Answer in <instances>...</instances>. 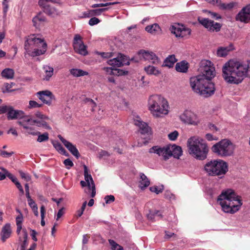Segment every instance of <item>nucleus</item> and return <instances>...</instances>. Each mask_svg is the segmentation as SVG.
I'll list each match as a JSON object with an SVG mask.
<instances>
[{
	"instance_id": "bb28decb",
	"label": "nucleus",
	"mask_w": 250,
	"mask_h": 250,
	"mask_svg": "<svg viewBox=\"0 0 250 250\" xmlns=\"http://www.w3.org/2000/svg\"><path fill=\"white\" fill-rule=\"evenodd\" d=\"M134 124L139 127L141 133L144 134H148L149 132L150 128L146 123L139 120H136L135 121Z\"/></svg>"
},
{
	"instance_id": "423d86ee",
	"label": "nucleus",
	"mask_w": 250,
	"mask_h": 250,
	"mask_svg": "<svg viewBox=\"0 0 250 250\" xmlns=\"http://www.w3.org/2000/svg\"><path fill=\"white\" fill-rule=\"evenodd\" d=\"M17 124L25 130L24 133L26 136L28 135L37 136L40 134V132L37 131L32 126L34 125L38 127H42L47 129H51L50 126L48 125L46 122L43 121H40L39 120H33L30 115L27 117H25L24 120H19L17 122Z\"/></svg>"
},
{
	"instance_id": "dca6fc26",
	"label": "nucleus",
	"mask_w": 250,
	"mask_h": 250,
	"mask_svg": "<svg viewBox=\"0 0 250 250\" xmlns=\"http://www.w3.org/2000/svg\"><path fill=\"white\" fill-rule=\"evenodd\" d=\"M170 30L171 32L174 34L176 37H186L191 33V30L189 28H186L183 25L180 26L179 24L172 25Z\"/></svg>"
},
{
	"instance_id": "e433bc0d",
	"label": "nucleus",
	"mask_w": 250,
	"mask_h": 250,
	"mask_svg": "<svg viewBox=\"0 0 250 250\" xmlns=\"http://www.w3.org/2000/svg\"><path fill=\"white\" fill-rule=\"evenodd\" d=\"M146 72L148 75H154L157 76L160 74V71L155 67L151 65H148L144 68Z\"/></svg>"
},
{
	"instance_id": "f257e3e1",
	"label": "nucleus",
	"mask_w": 250,
	"mask_h": 250,
	"mask_svg": "<svg viewBox=\"0 0 250 250\" xmlns=\"http://www.w3.org/2000/svg\"><path fill=\"white\" fill-rule=\"evenodd\" d=\"M202 75L190 79V86L193 90L204 97H208L215 92L214 84L210 81L215 76L213 63L208 60H203L199 69Z\"/></svg>"
},
{
	"instance_id": "20e7f679",
	"label": "nucleus",
	"mask_w": 250,
	"mask_h": 250,
	"mask_svg": "<svg viewBox=\"0 0 250 250\" xmlns=\"http://www.w3.org/2000/svg\"><path fill=\"white\" fill-rule=\"evenodd\" d=\"M168 102L159 95H152L148 100V108L152 115L156 117H162L168 114Z\"/></svg>"
},
{
	"instance_id": "9d476101",
	"label": "nucleus",
	"mask_w": 250,
	"mask_h": 250,
	"mask_svg": "<svg viewBox=\"0 0 250 250\" xmlns=\"http://www.w3.org/2000/svg\"><path fill=\"white\" fill-rule=\"evenodd\" d=\"M138 55L140 59H144L155 65L161 64V61L158 56L153 52L145 50H140L138 52Z\"/></svg>"
},
{
	"instance_id": "6e6552de",
	"label": "nucleus",
	"mask_w": 250,
	"mask_h": 250,
	"mask_svg": "<svg viewBox=\"0 0 250 250\" xmlns=\"http://www.w3.org/2000/svg\"><path fill=\"white\" fill-rule=\"evenodd\" d=\"M226 162L223 160H211L205 166V169L209 175L220 176L225 175L228 170Z\"/></svg>"
},
{
	"instance_id": "052dcab7",
	"label": "nucleus",
	"mask_w": 250,
	"mask_h": 250,
	"mask_svg": "<svg viewBox=\"0 0 250 250\" xmlns=\"http://www.w3.org/2000/svg\"><path fill=\"white\" fill-rule=\"evenodd\" d=\"M14 154V152H8L4 150H0V155L3 157H9Z\"/></svg>"
},
{
	"instance_id": "79ce46f5",
	"label": "nucleus",
	"mask_w": 250,
	"mask_h": 250,
	"mask_svg": "<svg viewBox=\"0 0 250 250\" xmlns=\"http://www.w3.org/2000/svg\"><path fill=\"white\" fill-rule=\"evenodd\" d=\"M45 21V18L44 17L41 16L40 15L34 17L32 20L34 25L35 26L39 25L40 23H38V22H43Z\"/></svg>"
},
{
	"instance_id": "a18cd8bd",
	"label": "nucleus",
	"mask_w": 250,
	"mask_h": 250,
	"mask_svg": "<svg viewBox=\"0 0 250 250\" xmlns=\"http://www.w3.org/2000/svg\"><path fill=\"white\" fill-rule=\"evenodd\" d=\"M38 136V138L37 139V141L39 142L46 141L49 139L48 133L47 132H45L42 134H41L40 133Z\"/></svg>"
},
{
	"instance_id": "49530a36",
	"label": "nucleus",
	"mask_w": 250,
	"mask_h": 250,
	"mask_svg": "<svg viewBox=\"0 0 250 250\" xmlns=\"http://www.w3.org/2000/svg\"><path fill=\"white\" fill-rule=\"evenodd\" d=\"M45 214V208L43 205H42L41 207V224L42 226H44L45 223L44 221Z\"/></svg>"
},
{
	"instance_id": "a211bd4d",
	"label": "nucleus",
	"mask_w": 250,
	"mask_h": 250,
	"mask_svg": "<svg viewBox=\"0 0 250 250\" xmlns=\"http://www.w3.org/2000/svg\"><path fill=\"white\" fill-rule=\"evenodd\" d=\"M36 95L41 101L48 105H50L53 100L55 99L52 93L49 90L39 91L36 93Z\"/></svg>"
},
{
	"instance_id": "0e129e2a",
	"label": "nucleus",
	"mask_w": 250,
	"mask_h": 250,
	"mask_svg": "<svg viewBox=\"0 0 250 250\" xmlns=\"http://www.w3.org/2000/svg\"><path fill=\"white\" fill-rule=\"evenodd\" d=\"M14 84H13V83H11V84H9V83H6L5 85V90H3V91L4 92H10L13 91L14 89H12V86Z\"/></svg>"
},
{
	"instance_id": "69168bd1",
	"label": "nucleus",
	"mask_w": 250,
	"mask_h": 250,
	"mask_svg": "<svg viewBox=\"0 0 250 250\" xmlns=\"http://www.w3.org/2000/svg\"><path fill=\"white\" fill-rule=\"evenodd\" d=\"M99 157L102 158L104 156H109V154L108 152L105 150H101L99 152Z\"/></svg>"
},
{
	"instance_id": "473e14b6",
	"label": "nucleus",
	"mask_w": 250,
	"mask_h": 250,
	"mask_svg": "<svg viewBox=\"0 0 250 250\" xmlns=\"http://www.w3.org/2000/svg\"><path fill=\"white\" fill-rule=\"evenodd\" d=\"M69 72L70 74L74 77H79L88 75L87 71L78 68H72L69 70Z\"/></svg>"
},
{
	"instance_id": "680f3d73",
	"label": "nucleus",
	"mask_w": 250,
	"mask_h": 250,
	"mask_svg": "<svg viewBox=\"0 0 250 250\" xmlns=\"http://www.w3.org/2000/svg\"><path fill=\"white\" fill-rule=\"evenodd\" d=\"M208 13L210 15L212 18H213L216 20L222 19V16L217 13L208 11Z\"/></svg>"
},
{
	"instance_id": "f3484780",
	"label": "nucleus",
	"mask_w": 250,
	"mask_h": 250,
	"mask_svg": "<svg viewBox=\"0 0 250 250\" xmlns=\"http://www.w3.org/2000/svg\"><path fill=\"white\" fill-rule=\"evenodd\" d=\"M8 112L7 114V117L8 120L20 119V120H24L25 117L29 115H25V113L20 110H15L14 108L10 106L9 108Z\"/></svg>"
},
{
	"instance_id": "5701e85b",
	"label": "nucleus",
	"mask_w": 250,
	"mask_h": 250,
	"mask_svg": "<svg viewBox=\"0 0 250 250\" xmlns=\"http://www.w3.org/2000/svg\"><path fill=\"white\" fill-rule=\"evenodd\" d=\"M12 230L10 224H5L2 228L0 233L1 240L4 242L7 239L10 237Z\"/></svg>"
},
{
	"instance_id": "7c9ffc66",
	"label": "nucleus",
	"mask_w": 250,
	"mask_h": 250,
	"mask_svg": "<svg viewBox=\"0 0 250 250\" xmlns=\"http://www.w3.org/2000/svg\"><path fill=\"white\" fill-rule=\"evenodd\" d=\"M146 31L153 35L158 34L160 33L161 28L157 23L148 25L145 28Z\"/></svg>"
},
{
	"instance_id": "b1692460",
	"label": "nucleus",
	"mask_w": 250,
	"mask_h": 250,
	"mask_svg": "<svg viewBox=\"0 0 250 250\" xmlns=\"http://www.w3.org/2000/svg\"><path fill=\"white\" fill-rule=\"evenodd\" d=\"M42 46V49H40L39 48H36V47L34 48L32 51L31 50V52H27V53L30 56L32 57H36L38 56L41 55L43 54L46 51V47H47V44L46 42H44V41L43 42H42L40 43Z\"/></svg>"
},
{
	"instance_id": "603ef678",
	"label": "nucleus",
	"mask_w": 250,
	"mask_h": 250,
	"mask_svg": "<svg viewBox=\"0 0 250 250\" xmlns=\"http://www.w3.org/2000/svg\"><path fill=\"white\" fill-rule=\"evenodd\" d=\"M42 106V104H38L37 102L35 101H30L29 102V108H38L41 107Z\"/></svg>"
},
{
	"instance_id": "f8f14e48",
	"label": "nucleus",
	"mask_w": 250,
	"mask_h": 250,
	"mask_svg": "<svg viewBox=\"0 0 250 250\" xmlns=\"http://www.w3.org/2000/svg\"><path fill=\"white\" fill-rule=\"evenodd\" d=\"M55 2L54 0H39V5L43 9V12L49 16L55 17L59 15V11L47 4V2Z\"/></svg>"
},
{
	"instance_id": "cd10ccee",
	"label": "nucleus",
	"mask_w": 250,
	"mask_h": 250,
	"mask_svg": "<svg viewBox=\"0 0 250 250\" xmlns=\"http://www.w3.org/2000/svg\"><path fill=\"white\" fill-rule=\"evenodd\" d=\"M170 146L171 156H173L175 158L179 159L182 154V148L175 145H170Z\"/></svg>"
},
{
	"instance_id": "c756f323",
	"label": "nucleus",
	"mask_w": 250,
	"mask_h": 250,
	"mask_svg": "<svg viewBox=\"0 0 250 250\" xmlns=\"http://www.w3.org/2000/svg\"><path fill=\"white\" fill-rule=\"evenodd\" d=\"M188 69V63L185 61L177 62L175 65V69L177 72L186 73Z\"/></svg>"
},
{
	"instance_id": "ddd939ff",
	"label": "nucleus",
	"mask_w": 250,
	"mask_h": 250,
	"mask_svg": "<svg viewBox=\"0 0 250 250\" xmlns=\"http://www.w3.org/2000/svg\"><path fill=\"white\" fill-rule=\"evenodd\" d=\"M73 47L76 52L82 55L85 56L88 54L86 46L82 41L81 36L78 34L76 35L74 37Z\"/></svg>"
},
{
	"instance_id": "bf43d9fd",
	"label": "nucleus",
	"mask_w": 250,
	"mask_h": 250,
	"mask_svg": "<svg viewBox=\"0 0 250 250\" xmlns=\"http://www.w3.org/2000/svg\"><path fill=\"white\" fill-rule=\"evenodd\" d=\"M206 0L208 2L211 3L213 5H216L219 8H220V7L222 3L221 0Z\"/></svg>"
},
{
	"instance_id": "2f4dec72",
	"label": "nucleus",
	"mask_w": 250,
	"mask_h": 250,
	"mask_svg": "<svg viewBox=\"0 0 250 250\" xmlns=\"http://www.w3.org/2000/svg\"><path fill=\"white\" fill-rule=\"evenodd\" d=\"M177 61L174 55L168 56L164 61L163 64V66H167L169 68L172 67L174 64Z\"/></svg>"
},
{
	"instance_id": "f03ea898",
	"label": "nucleus",
	"mask_w": 250,
	"mask_h": 250,
	"mask_svg": "<svg viewBox=\"0 0 250 250\" xmlns=\"http://www.w3.org/2000/svg\"><path fill=\"white\" fill-rule=\"evenodd\" d=\"M250 61L230 60L222 67V77L229 84H239L250 76Z\"/></svg>"
},
{
	"instance_id": "3c124183",
	"label": "nucleus",
	"mask_w": 250,
	"mask_h": 250,
	"mask_svg": "<svg viewBox=\"0 0 250 250\" xmlns=\"http://www.w3.org/2000/svg\"><path fill=\"white\" fill-rule=\"evenodd\" d=\"M97 54L104 59H109L114 56V53L112 52H98Z\"/></svg>"
},
{
	"instance_id": "a878e982",
	"label": "nucleus",
	"mask_w": 250,
	"mask_h": 250,
	"mask_svg": "<svg viewBox=\"0 0 250 250\" xmlns=\"http://www.w3.org/2000/svg\"><path fill=\"white\" fill-rule=\"evenodd\" d=\"M22 232L23 233V237L21 238L19 237V240L21 241L20 250H25L26 247L28 245V233L26 229H22Z\"/></svg>"
},
{
	"instance_id": "7ed1b4c3",
	"label": "nucleus",
	"mask_w": 250,
	"mask_h": 250,
	"mask_svg": "<svg viewBox=\"0 0 250 250\" xmlns=\"http://www.w3.org/2000/svg\"><path fill=\"white\" fill-rule=\"evenodd\" d=\"M218 201L225 212L231 214L239 210L242 205L240 197L231 189L223 191L218 196Z\"/></svg>"
},
{
	"instance_id": "e2e57ef3",
	"label": "nucleus",
	"mask_w": 250,
	"mask_h": 250,
	"mask_svg": "<svg viewBox=\"0 0 250 250\" xmlns=\"http://www.w3.org/2000/svg\"><path fill=\"white\" fill-rule=\"evenodd\" d=\"M10 106L1 105L0 106V114L8 112L9 108Z\"/></svg>"
},
{
	"instance_id": "c03bdc74",
	"label": "nucleus",
	"mask_w": 250,
	"mask_h": 250,
	"mask_svg": "<svg viewBox=\"0 0 250 250\" xmlns=\"http://www.w3.org/2000/svg\"><path fill=\"white\" fill-rule=\"evenodd\" d=\"M149 189L151 192H155L158 194L163 192L164 190V187L163 185L160 187L153 186L150 187Z\"/></svg>"
},
{
	"instance_id": "774afa93",
	"label": "nucleus",
	"mask_w": 250,
	"mask_h": 250,
	"mask_svg": "<svg viewBox=\"0 0 250 250\" xmlns=\"http://www.w3.org/2000/svg\"><path fill=\"white\" fill-rule=\"evenodd\" d=\"M208 127L209 129L211 131L216 132L218 130V128L213 124H209L208 125Z\"/></svg>"
},
{
	"instance_id": "c9c22d12",
	"label": "nucleus",
	"mask_w": 250,
	"mask_h": 250,
	"mask_svg": "<svg viewBox=\"0 0 250 250\" xmlns=\"http://www.w3.org/2000/svg\"><path fill=\"white\" fill-rule=\"evenodd\" d=\"M140 179L139 182V187L141 188H146L147 187L149 184L150 182L147 177L143 173H140Z\"/></svg>"
},
{
	"instance_id": "5fc2aeb1",
	"label": "nucleus",
	"mask_w": 250,
	"mask_h": 250,
	"mask_svg": "<svg viewBox=\"0 0 250 250\" xmlns=\"http://www.w3.org/2000/svg\"><path fill=\"white\" fill-rule=\"evenodd\" d=\"M63 164L66 167L67 169H70L71 167L74 166V164L72 161L69 158L64 160Z\"/></svg>"
},
{
	"instance_id": "58836bf2",
	"label": "nucleus",
	"mask_w": 250,
	"mask_h": 250,
	"mask_svg": "<svg viewBox=\"0 0 250 250\" xmlns=\"http://www.w3.org/2000/svg\"><path fill=\"white\" fill-rule=\"evenodd\" d=\"M1 76L7 79H12L14 76V71L12 69H4L1 72Z\"/></svg>"
},
{
	"instance_id": "2eb2a0df",
	"label": "nucleus",
	"mask_w": 250,
	"mask_h": 250,
	"mask_svg": "<svg viewBox=\"0 0 250 250\" xmlns=\"http://www.w3.org/2000/svg\"><path fill=\"white\" fill-rule=\"evenodd\" d=\"M150 153H155L159 156L162 155L165 160H167L171 157V149L170 145H167L163 147H160L158 146H154L149 150Z\"/></svg>"
},
{
	"instance_id": "09e8293b",
	"label": "nucleus",
	"mask_w": 250,
	"mask_h": 250,
	"mask_svg": "<svg viewBox=\"0 0 250 250\" xmlns=\"http://www.w3.org/2000/svg\"><path fill=\"white\" fill-rule=\"evenodd\" d=\"M17 211L19 212L20 214L16 218V225L22 226L23 220V215L19 209H17Z\"/></svg>"
},
{
	"instance_id": "39448f33",
	"label": "nucleus",
	"mask_w": 250,
	"mask_h": 250,
	"mask_svg": "<svg viewBox=\"0 0 250 250\" xmlns=\"http://www.w3.org/2000/svg\"><path fill=\"white\" fill-rule=\"evenodd\" d=\"M187 146L190 154L199 160H205L208 152L207 144L201 139L196 137L188 139Z\"/></svg>"
},
{
	"instance_id": "72a5a7b5",
	"label": "nucleus",
	"mask_w": 250,
	"mask_h": 250,
	"mask_svg": "<svg viewBox=\"0 0 250 250\" xmlns=\"http://www.w3.org/2000/svg\"><path fill=\"white\" fill-rule=\"evenodd\" d=\"M147 217L148 220L152 222H154L156 221L155 220V218L156 217L162 218L163 217V215L160 210H150L149 212L147 215Z\"/></svg>"
},
{
	"instance_id": "37998d69",
	"label": "nucleus",
	"mask_w": 250,
	"mask_h": 250,
	"mask_svg": "<svg viewBox=\"0 0 250 250\" xmlns=\"http://www.w3.org/2000/svg\"><path fill=\"white\" fill-rule=\"evenodd\" d=\"M35 116L38 119L36 120H39L40 121H45V120H48L49 118L46 115L43 114L42 112L40 111H37L35 113Z\"/></svg>"
},
{
	"instance_id": "0eeeda50",
	"label": "nucleus",
	"mask_w": 250,
	"mask_h": 250,
	"mask_svg": "<svg viewBox=\"0 0 250 250\" xmlns=\"http://www.w3.org/2000/svg\"><path fill=\"white\" fill-rule=\"evenodd\" d=\"M211 149L218 156L228 157L233 154L235 146L230 140L225 139L213 145Z\"/></svg>"
},
{
	"instance_id": "864d4df0",
	"label": "nucleus",
	"mask_w": 250,
	"mask_h": 250,
	"mask_svg": "<svg viewBox=\"0 0 250 250\" xmlns=\"http://www.w3.org/2000/svg\"><path fill=\"white\" fill-rule=\"evenodd\" d=\"M52 145L55 149L60 152L63 150L64 148L62 147V145L57 141H53Z\"/></svg>"
},
{
	"instance_id": "9b49d317",
	"label": "nucleus",
	"mask_w": 250,
	"mask_h": 250,
	"mask_svg": "<svg viewBox=\"0 0 250 250\" xmlns=\"http://www.w3.org/2000/svg\"><path fill=\"white\" fill-rule=\"evenodd\" d=\"M198 20L200 23L210 31L218 32L220 30L222 27V25L220 23L215 22L207 18L199 17Z\"/></svg>"
},
{
	"instance_id": "4468645a",
	"label": "nucleus",
	"mask_w": 250,
	"mask_h": 250,
	"mask_svg": "<svg viewBox=\"0 0 250 250\" xmlns=\"http://www.w3.org/2000/svg\"><path fill=\"white\" fill-rule=\"evenodd\" d=\"M235 20L244 23L250 22V3L242 8L235 16Z\"/></svg>"
},
{
	"instance_id": "ea45409f",
	"label": "nucleus",
	"mask_w": 250,
	"mask_h": 250,
	"mask_svg": "<svg viewBox=\"0 0 250 250\" xmlns=\"http://www.w3.org/2000/svg\"><path fill=\"white\" fill-rule=\"evenodd\" d=\"M108 242L111 246V249L112 250H124L123 247L119 245L113 240L109 239Z\"/></svg>"
},
{
	"instance_id": "4c0bfd02",
	"label": "nucleus",
	"mask_w": 250,
	"mask_h": 250,
	"mask_svg": "<svg viewBox=\"0 0 250 250\" xmlns=\"http://www.w3.org/2000/svg\"><path fill=\"white\" fill-rule=\"evenodd\" d=\"M43 69L45 73V76L43 79L48 81L53 74L54 69L53 67L47 65L44 66Z\"/></svg>"
},
{
	"instance_id": "c85d7f7f",
	"label": "nucleus",
	"mask_w": 250,
	"mask_h": 250,
	"mask_svg": "<svg viewBox=\"0 0 250 250\" xmlns=\"http://www.w3.org/2000/svg\"><path fill=\"white\" fill-rule=\"evenodd\" d=\"M233 45L230 44L228 47H220L217 50V55L218 57H224L228 55V53L230 51L233 50Z\"/></svg>"
},
{
	"instance_id": "393cba45",
	"label": "nucleus",
	"mask_w": 250,
	"mask_h": 250,
	"mask_svg": "<svg viewBox=\"0 0 250 250\" xmlns=\"http://www.w3.org/2000/svg\"><path fill=\"white\" fill-rule=\"evenodd\" d=\"M109 9L108 7L97 9H92L88 11L87 12H84L83 13L84 17L89 18L90 17H93L94 16H100L101 14L107 11Z\"/></svg>"
},
{
	"instance_id": "f704fd0d",
	"label": "nucleus",
	"mask_w": 250,
	"mask_h": 250,
	"mask_svg": "<svg viewBox=\"0 0 250 250\" xmlns=\"http://www.w3.org/2000/svg\"><path fill=\"white\" fill-rule=\"evenodd\" d=\"M83 168L84 179L87 184L88 187L89 188V189H90L91 184H94V183L91 175L90 174H89L88 173L87 167L85 165H84Z\"/></svg>"
},
{
	"instance_id": "4d7b16f0",
	"label": "nucleus",
	"mask_w": 250,
	"mask_h": 250,
	"mask_svg": "<svg viewBox=\"0 0 250 250\" xmlns=\"http://www.w3.org/2000/svg\"><path fill=\"white\" fill-rule=\"evenodd\" d=\"M104 199L105 201V203L107 204H110L115 201V197L112 195H106L105 196Z\"/></svg>"
},
{
	"instance_id": "6ab92c4d",
	"label": "nucleus",
	"mask_w": 250,
	"mask_h": 250,
	"mask_svg": "<svg viewBox=\"0 0 250 250\" xmlns=\"http://www.w3.org/2000/svg\"><path fill=\"white\" fill-rule=\"evenodd\" d=\"M107 62L110 65L117 67L122 66L124 64H129V62L126 59V56L121 54H119L116 58L108 60Z\"/></svg>"
},
{
	"instance_id": "6e6d98bb",
	"label": "nucleus",
	"mask_w": 250,
	"mask_h": 250,
	"mask_svg": "<svg viewBox=\"0 0 250 250\" xmlns=\"http://www.w3.org/2000/svg\"><path fill=\"white\" fill-rule=\"evenodd\" d=\"M179 133L178 131H174L169 133L168 135V138L171 141L175 140L178 136Z\"/></svg>"
},
{
	"instance_id": "a19ab883",
	"label": "nucleus",
	"mask_w": 250,
	"mask_h": 250,
	"mask_svg": "<svg viewBox=\"0 0 250 250\" xmlns=\"http://www.w3.org/2000/svg\"><path fill=\"white\" fill-rule=\"evenodd\" d=\"M235 5V3L233 2L229 3H222L219 9L221 10H231Z\"/></svg>"
},
{
	"instance_id": "4be33fe9",
	"label": "nucleus",
	"mask_w": 250,
	"mask_h": 250,
	"mask_svg": "<svg viewBox=\"0 0 250 250\" xmlns=\"http://www.w3.org/2000/svg\"><path fill=\"white\" fill-rule=\"evenodd\" d=\"M103 70L104 71L106 74L110 75L123 76L128 74V71L118 68H112L110 67H104Z\"/></svg>"
},
{
	"instance_id": "8fccbe9b",
	"label": "nucleus",
	"mask_w": 250,
	"mask_h": 250,
	"mask_svg": "<svg viewBox=\"0 0 250 250\" xmlns=\"http://www.w3.org/2000/svg\"><path fill=\"white\" fill-rule=\"evenodd\" d=\"M19 172L21 178L26 182L30 181L31 180V176L28 173H25L21 170H19Z\"/></svg>"
},
{
	"instance_id": "de8ad7c7",
	"label": "nucleus",
	"mask_w": 250,
	"mask_h": 250,
	"mask_svg": "<svg viewBox=\"0 0 250 250\" xmlns=\"http://www.w3.org/2000/svg\"><path fill=\"white\" fill-rule=\"evenodd\" d=\"M84 102L90 106L92 112L94 111V108L96 107L97 104L92 99L86 98L84 100Z\"/></svg>"
},
{
	"instance_id": "1a4fd4ad",
	"label": "nucleus",
	"mask_w": 250,
	"mask_h": 250,
	"mask_svg": "<svg viewBox=\"0 0 250 250\" xmlns=\"http://www.w3.org/2000/svg\"><path fill=\"white\" fill-rule=\"evenodd\" d=\"M44 40L40 38H37L35 34L29 36L25 42L24 49L26 52H31V50L35 47L40 46Z\"/></svg>"
},
{
	"instance_id": "412c9836",
	"label": "nucleus",
	"mask_w": 250,
	"mask_h": 250,
	"mask_svg": "<svg viewBox=\"0 0 250 250\" xmlns=\"http://www.w3.org/2000/svg\"><path fill=\"white\" fill-rule=\"evenodd\" d=\"M58 137L73 155L77 159L80 157V153L75 146L64 139L61 135H59Z\"/></svg>"
},
{
	"instance_id": "338daca9",
	"label": "nucleus",
	"mask_w": 250,
	"mask_h": 250,
	"mask_svg": "<svg viewBox=\"0 0 250 250\" xmlns=\"http://www.w3.org/2000/svg\"><path fill=\"white\" fill-rule=\"evenodd\" d=\"M205 137L206 139L209 141L217 140V138L216 137H213V135L210 133L207 134L206 135Z\"/></svg>"
},
{
	"instance_id": "aec40b11",
	"label": "nucleus",
	"mask_w": 250,
	"mask_h": 250,
	"mask_svg": "<svg viewBox=\"0 0 250 250\" xmlns=\"http://www.w3.org/2000/svg\"><path fill=\"white\" fill-rule=\"evenodd\" d=\"M182 121L191 125H197L196 116L190 111H185L180 117Z\"/></svg>"
},
{
	"instance_id": "13d9d810",
	"label": "nucleus",
	"mask_w": 250,
	"mask_h": 250,
	"mask_svg": "<svg viewBox=\"0 0 250 250\" xmlns=\"http://www.w3.org/2000/svg\"><path fill=\"white\" fill-rule=\"evenodd\" d=\"M100 22V20L96 18V17H93L91 18L88 22V23L91 26H93L94 25L97 24Z\"/></svg>"
}]
</instances>
